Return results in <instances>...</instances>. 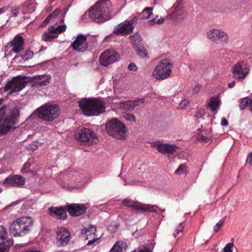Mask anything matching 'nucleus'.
<instances>
[{
	"instance_id": "1",
	"label": "nucleus",
	"mask_w": 252,
	"mask_h": 252,
	"mask_svg": "<svg viewBox=\"0 0 252 252\" xmlns=\"http://www.w3.org/2000/svg\"><path fill=\"white\" fill-rule=\"evenodd\" d=\"M112 11V2L110 0H100L81 16V19L85 20L90 17L96 23L104 22L111 18Z\"/></svg>"
},
{
	"instance_id": "2",
	"label": "nucleus",
	"mask_w": 252,
	"mask_h": 252,
	"mask_svg": "<svg viewBox=\"0 0 252 252\" xmlns=\"http://www.w3.org/2000/svg\"><path fill=\"white\" fill-rule=\"evenodd\" d=\"M2 100L0 99V105ZM6 106L0 107V135L6 133L11 129H15L14 125L17 123L20 116V108L17 105L11 106L8 109V112L5 116Z\"/></svg>"
},
{
	"instance_id": "3",
	"label": "nucleus",
	"mask_w": 252,
	"mask_h": 252,
	"mask_svg": "<svg viewBox=\"0 0 252 252\" xmlns=\"http://www.w3.org/2000/svg\"><path fill=\"white\" fill-rule=\"evenodd\" d=\"M2 100L0 99V105ZM6 106L0 107V135L6 133L11 129H15L14 125L17 123L20 116V108L17 105L11 106L8 109V112L5 116Z\"/></svg>"
},
{
	"instance_id": "4",
	"label": "nucleus",
	"mask_w": 252,
	"mask_h": 252,
	"mask_svg": "<svg viewBox=\"0 0 252 252\" xmlns=\"http://www.w3.org/2000/svg\"><path fill=\"white\" fill-rule=\"evenodd\" d=\"M83 114L87 116H97L105 111V103L96 98H84L78 102Z\"/></svg>"
},
{
	"instance_id": "5",
	"label": "nucleus",
	"mask_w": 252,
	"mask_h": 252,
	"mask_svg": "<svg viewBox=\"0 0 252 252\" xmlns=\"http://www.w3.org/2000/svg\"><path fill=\"white\" fill-rule=\"evenodd\" d=\"M32 225L33 220L31 218L23 217L11 223L9 231L14 236H23L29 232Z\"/></svg>"
},
{
	"instance_id": "6",
	"label": "nucleus",
	"mask_w": 252,
	"mask_h": 252,
	"mask_svg": "<svg viewBox=\"0 0 252 252\" xmlns=\"http://www.w3.org/2000/svg\"><path fill=\"white\" fill-rule=\"evenodd\" d=\"M173 63L171 60L164 59L158 62L153 74L157 80H163L169 77L172 73Z\"/></svg>"
},
{
	"instance_id": "7",
	"label": "nucleus",
	"mask_w": 252,
	"mask_h": 252,
	"mask_svg": "<svg viewBox=\"0 0 252 252\" xmlns=\"http://www.w3.org/2000/svg\"><path fill=\"white\" fill-rule=\"evenodd\" d=\"M109 134L119 139H123L126 136V128L125 125L116 119L110 121L106 126Z\"/></svg>"
},
{
	"instance_id": "8",
	"label": "nucleus",
	"mask_w": 252,
	"mask_h": 252,
	"mask_svg": "<svg viewBox=\"0 0 252 252\" xmlns=\"http://www.w3.org/2000/svg\"><path fill=\"white\" fill-rule=\"evenodd\" d=\"M60 114L59 108L57 105H45L38 111V117L45 121H52Z\"/></svg>"
},
{
	"instance_id": "9",
	"label": "nucleus",
	"mask_w": 252,
	"mask_h": 252,
	"mask_svg": "<svg viewBox=\"0 0 252 252\" xmlns=\"http://www.w3.org/2000/svg\"><path fill=\"white\" fill-rule=\"evenodd\" d=\"M26 77L18 76L8 81L4 87V92L10 90V94L17 93L24 89L27 84Z\"/></svg>"
},
{
	"instance_id": "10",
	"label": "nucleus",
	"mask_w": 252,
	"mask_h": 252,
	"mask_svg": "<svg viewBox=\"0 0 252 252\" xmlns=\"http://www.w3.org/2000/svg\"><path fill=\"white\" fill-rule=\"evenodd\" d=\"M74 137L76 140L89 146L93 143L96 134L90 129L83 127L75 131Z\"/></svg>"
},
{
	"instance_id": "11",
	"label": "nucleus",
	"mask_w": 252,
	"mask_h": 252,
	"mask_svg": "<svg viewBox=\"0 0 252 252\" xmlns=\"http://www.w3.org/2000/svg\"><path fill=\"white\" fill-rule=\"evenodd\" d=\"M122 204L125 206L131 208L133 210H140L146 212H157V209L158 208V207L156 205L144 204L127 198L123 200Z\"/></svg>"
},
{
	"instance_id": "12",
	"label": "nucleus",
	"mask_w": 252,
	"mask_h": 252,
	"mask_svg": "<svg viewBox=\"0 0 252 252\" xmlns=\"http://www.w3.org/2000/svg\"><path fill=\"white\" fill-rule=\"evenodd\" d=\"M119 58V54L116 50L107 49L100 54L99 61L101 65L106 67L117 62Z\"/></svg>"
},
{
	"instance_id": "13",
	"label": "nucleus",
	"mask_w": 252,
	"mask_h": 252,
	"mask_svg": "<svg viewBox=\"0 0 252 252\" xmlns=\"http://www.w3.org/2000/svg\"><path fill=\"white\" fill-rule=\"evenodd\" d=\"M208 39L216 44L224 45L228 40L227 34L220 29H212L207 34Z\"/></svg>"
},
{
	"instance_id": "14",
	"label": "nucleus",
	"mask_w": 252,
	"mask_h": 252,
	"mask_svg": "<svg viewBox=\"0 0 252 252\" xmlns=\"http://www.w3.org/2000/svg\"><path fill=\"white\" fill-rule=\"evenodd\" d=\"M250 66L244 62H239L232 68L233 77L235 79L244 80L249 73Z\"/></svg>"
},
{
	"instance_id": "15",
	"label": "nucleus",
	"mask_w": 252,
	"mask_h": 252,
	"mask_svg": "<svg viewBox=\"0 0 252 252\" xmlns=\"http://www.w3.org/2000/svg\"><path fill=\"white\" fill-rule=\"evenodd\" d=\"M137 21L136 17H133L131 20L125 21L120 24L119 26L113 30V33L119 35H127L133 32L134 29L133 24Z\"/></svg>"
},
{
	"instance_id": "16",
	"label": "nucleus",
	"mask_w": 252,
	"mask_h": 252,
	"mask_svg": "<svg viewBox=\"0 0 252 252\" xmlns=\"http://www.w3.org/2000/svg\"><path fill=\"white\" fill-rule=\"evenodd\" d=\"M152 147L156 148L158 151L162 154H173L178 147L174 145L163 144L161 142L157 141L153 142L151 144Z\"/></svg>"
},
{
	"instance_id": "17",
	"label": "nucleus",
	"mask_w": 252,
	"mask_h": 252,
	"mask_svg": "<svg viewBox=\"0 0 252 252\" xmlns=\"http://www.w3.org/2000/svg\"><path fill=\"white\" fill-rule=\"evenodd\" d=\"M87 208L84 204H70L67 203L66 210L69 215L72 217L79 216L84 214Z\"/></svg>"
},
{
	"instance_id": "18",
	"label": "nucleus",
	"mask_w": 252,
	"mask_h": 252,
	"mask_svg": "<svg viewBox=\"0 0 252 252\" xmlns=\"http://www.w3.org/2000/svg\"><path fill=\"white\" fill-rule=\"evenodd\" d=\"M71 47L76 51L83 52L88 48L87 38L85 35L78 36L74 41L71 44Z\"/></svg>"
},
{
	"instance_id": "19",
	"label": "nucleus",
	"mask_w": 252,
	"mask_h": 252,
	"mask_svg": "<svg viewBox=\"0 0 252 252\" xmlns=\"http://www.w3.org/2000/svg\"><path fill=\"white\" fill-rule=\"evenodd\" d=\"M25 183V180L23 177L18 175H15L6 177L3 184L7 186L20 187L24 185Z\"/></svg>"
},
{
	"instance_id": "20",
	"label": "nucleus",
	"mask_w": 252,
	"mask_h": 252,
	"mask_svg": "<svg viewBox=\"0 0 252 252\" xmlns=\"http://www.w3.org/2000/svg\"><path fill=\"white\" fill-rule=\"evenodd\" d=\"M7 233L2 225H0V252L7 251L12 244L11 240H6Z\"/></svg>"
},
{
	"instance_id": "21",
	"label": "nucleus",
	"mask_w": 252,
	"mask_h": 252,
	"mask_svg": "<svg viewBox=\"0 0 252 252\" xmlns=\"http://www.w3.org/2000/svg\"><path fill=\"white\" fill-rule=\"evenodd\" d=\"M70 232L66 228H62L57 231V239L59 245L65 246L70 239Z\"/></svg>"
},
{
	"instance_id": "22",
	"label": "nucleus",
	"mask_w": 252,
	"mask_h": 252,
	"mask_svg": "<svg viewBox=\"0 0 252 252\" xmlns=\"http://www.w3.org/2000/svg\"><path fill=\"white\" fill-rule=\"evenodd\" d=\"M24 39L22 36L17 35L11 42L10 45L13 47L12 51L14 53H18L24 49Z\"/></svg>"
},
{
	"instance_id": "23",
	"label": "nucleus",
	"mask_w": 252,
	"mask_h": 252,
	"mask_svg": "<svg viewBox=\"0 0 252 252\" xmlns=\"http://www.w3.org/2000/svg\"><path fill=\"white\" fill-rule=\"evenodd\" d=\"M144 102L143 98H140L134 101L127 100L121 102L120 104L121 107L126 110L132 111L134 110L135 107L139 106L141 103Z\"/></svg>"
},
{
	"instance_id": "24",
	"label": "nucleus",
	"mask_w": 252,
	"mask_h": 252,
	"mask_svg": "<svg viewBox=\"0 0 252 252\" xmlns=\"http://www.w3.org/2000/svg\"><path fill=\"white\" fill-rule=\"evenodd\" d=\"M50 214L53 217L59 219H65L66 218V213L65 209L62 207H51L49 209Z\"/></svg>"
},
{
	"instance_id": "25",
	"label": "nucleus",
	"mask_w": 252,
	"mask_h": 252,
	"mask_svg": "<svg viewBox=\"0 0 252 252\" xmlns=\"http://www.w3.org/2000/svg\"><path fill=\"white\" fill-rule=\"evenodd\" d=\"M186 13L182 8L178 6L174 8L171 13L168 15V18L173 20H181L184 18Z\"/></svg>"
},
{
	"instance_id": "26",
	"label": "nucleus",
	"mask_w": 252,
	"mask_h": 252,
	"mask_svg": "<svg viewBox=\"0 0 252 252\" xmlns=\"http://www.w3.org/2000/svg\"><path fill=\"white\" fill-rule=\"evenodd\" d=\"M129 38L134 49L141 45H143L142 40L138 33H135L132 35L130 36Z\"/></svg>"
},
{
	"instance_id": "27",
	"label": "nucleus",
	"mask_w": 252,
	"mask_h": 252,
	"mask_svg": "<svg viewBox=\"0 0 252 252\" xmlns=\"http://www.w3.org/2000/svg\"><path fill=\"white\" fill-rule=\"evenodd\" d=\"M126 243L118 241L114 244L110 252H126Z\"/></svg>"
},
{
	"instance_id": "28",
	"label": "nucleus",
	"mask_w": 252,
	"mask_h": 252,
	"mask_svg": "<svg viewBox=\"0 0 252 252\" xmlns=\"http://www.w3.org/2000/svg\"><path fill=\"white\" fill-rule=\"evenodd\" d=\"M153 8L151 7L145 8L140 13L139 16L142 19H148L150 18L151 15L153 14Z\"/></svg>"
},
{
	"instance_id": "29",
	"label": "nucleus",
	"mask_w": 252,
	"mask_h": 252,
	"mask_svg": "<svg viewBox=\"0 0 252 252\" xmlns=\"http://www.w3.org/2000/svg\"><path fill=\"white\" fill-rule=\"evenodd\" d=\"M135 51L138 55L142 58L146 57L147 55V52L143 45H141L137 48L135 49Z\"/></svg>"
},
{
	"instance_id": "30",
	"label": "nucleus",
	"mask_w": 252,
	"mask_h": 252,
	"mask_svg": "<svg viewBox=\"0 0 252 252\" xmlns=\"http://www.w3.org/2000/svg\"><path fill=\"white\" fill-rule=\"evenodd\" d=\"M96 231V229L94 227L92 226L90 228V229H87L86 228H84L82 230V234H87V237L86 239H89L90 238H91V236H92V233L93 234V235H95V232L94 231Z\"/></svg>"
},
{
	"instance_id": "31",
	"label": "nucleus",
	"mask_w": 252,
	"mask_h": 252,
	"mask_svg": "<svg viewBox=\"0 0 252 252\" xmlns=\"http://www.w3.org/2000/svg\"><path fill=\"white\" fill-rule=\"evenodd\" d=\"M219 101L217 98L212 97L210 102L208 103V105L209 107L211 109L212 111L216 110L217 108L219 106Z\"/></svg>"
},
{
	"instance_id": "32",
	"label": "nucleus",
	"mask_w": 252,
	"mask_h": 252,
	"mask_svg": "<svg viewBox=\"0 0 252 252\" xmlns=\"http://www.w3.org/2000/svg\"><path fill=\"white\" fill-rule=\"evenodd\" d=\"M250 99L247 97L243 98L241 99L240 104L239 105L240 109L241 110L244 109L247 106H249L250 104Z\"/></svg>"
},
{
	"instance_id": "33",
	"label": "nucleus",
	"mask_w": 252,
	"mask_h": 252,
	"mask_svg": "<svg viewBox=\"0 0 252 252\" xmlns=\"http://www.w3.org/2000/svg\"><path fill=\"white\" fill-rule=\"evenodd\" d=\"M226 217H224L222 219L219 220V221L214 226V231L217 233L218 232L221 226L224 224V221L225 220Z\"/></svg>"
},
{
	"instance_id": "34",
	"label": "nucleus",
	"mask_w": 252,
	"mask_h": 252,
	"mask_svg": "<svg viewBox=\"0 0 252 252\" xmlns=\"http://www.w3.org/2000/svg\"><path fill=\"white\" fill-rule=\"evenodd\" d=\"M158 17L156 16L154 19L150 20L148 21L149 25L151 26H153L155 24H160L164 22V19L162 17H160L159 19H158Z\"/></svg>"
},
{
	"instance_id": "35",
	"label": "nucleus",
	"mask_w": 252,
	"mask_h": 252,
	"mask_svg": "<svg viewBox=\"0 0 252 252\" xmlns=\"http://www.w3.org/2000/svg\"><path fill=\"white\" fill-rule=\"evenodd\" d=\"M52 32L51 33L45 32L43 34L42 36V38L44 39V41H50L51 40L57 37V35H53L52 34Z\"/></svg>"
},
{
	"instance_id": "36",
	"label": "nucleus",
	"mask_w": 252,
	"mask_h": 252,
	"mask_svg": "<svg viewBox=\"0 0 252 252\" xmlns=\"http://www.w3.org/2000/svg\"><path fill=\"white\" fill-rule=\"evenodd\" d=\"M66 27L65 26H59L57 28H52L51 32L54 33H59L65 30Z\"/></svg>"
},
{
	"instance_id": "37",
	"label": "nucleus",
	"mask_w": 252,
	"mask_h": 252,
	"mask_svg": "<svg viewBox=\"0 0 252 252\" xmlns=\"http://www.w3.org/2000/svg\"><path fill=\"white\" fill-rule=\"evenodd\" d=\"M186 171V166L185 164H182L179 165L178 168L175 171V173L178 175L182 174Z\"/></svg>"
},
{
	"instance_id": "38",
	"label": "nucleus",
	"mask_w": 252,
	"mask_h": 252,
	"mask_svg": "<svg viewBox=\"0 0 252 252\" xmlns=\"http://www.w3.org/2000/svg\"><path fill=\"white\" fill-rule=\"evenodd\" d=\"M123 117L126 120L130 122H136L135 117L132 114L125 113L123 115Z\"/></svg>"
},
{
	"instance_id": "39",
	"label": "nucleus",
	"mask_w": 252,
	"mask_h": 252,
	"mask_svg": "<svg viewBox=\"0 0 252 252\" xmlns=\"http://www.w3.org/2000/svg\"><path fill=\"white\" fill-rule=\"evenodd\" d=\"M33 55V53L32 51L30 50H26L25 54L22 56V58L23 59L25 60H27L30 59H31Z\"/></svg>"
},
{
	"instance_id": "40",
	"label": "nucleus",
	"mask_w": 252,
	"mask_h": 252,
	"mask_svg": "<svg viewBox=\"0 0 252 252\" xmlns=\"http://www.w3.org/2000/svg\"><path fill=\"white\" fill-rule=\"evenodd\" d=\"M184 226L183 225V223H181L178 228L176 229L173 235L174 237H176L180 233L182 232Z\"/></svg>"
},
{
	"instance_id": "41",
	"label": "nucleus",
	"mask_w": 252,
	"mask_h": 252,
	"mask_svg": "<svg viewBox=\"0 0 252 252\" xmlns=\"http://www.w3.org/2000/svg\"><path fill=\"white\" fill-rule=\"evenodd\" d=\"M205 110L204 109H200L196 111L195 117L197 119H199L203 117L205 114Z\"/></svg>"
},
{
	"instance_id": "42",
	"label": "nucleus",
	"mask_w": 252,
	"mask_h": 252,
	"mask_svg": "<svg viewBox=\"0 0 252 252\" xmlns=\"http://www.w3.org/2000/svg\"><path fill=\"white\" fill-rule=\"evenodd\" d=\"M233 243H229L226 245L223 249V252H232V248L233 247Z\"/></svg>"
},
{
	"instance_id": "43",
	"label": "nucleus",
	"mask_w": 252,
	"mask_h": 252,
	"mask_svg": "<svg viewBox=\"0 0 252 252\" xmlns=\"http://www.w3.org/2000/svg\"><path fill=\"white\" fill-rule=\"evenodd\" d=\"M128 69L130 71H135L137 70V67L134 63H130L128 65Z\"/></svg>"
},
{
	"instance_id": "44",
	"label": "nucleus",
	"mask_w": 252,
	"mask_h": 252,
	"mask_svg": "<svg viewBox=\"0 0 252 252\" xmlns=\"http://www.w3.org/2000/svg\"><path fill=\"white\" fill-rule=\"evenodd\" d=\"M61 12V10L59 9H56L52 14H50V15H52V18L56 17Z\"/></svg>"
},
{
	"instance_id": "45",
	"label": "nucleus",
	"mask_w": 252,
	"mask_h": 252,
	"mask_svg": "<svg viewBox=\"0 0 252 252\" xmlns=\"http://www.w3.org/2000/svg\"><path fill=\"white\" fill-rule=\"evenodd\" d=\"M247 163H249L250 165H252V152L249 154L247 157Z\"/></svg>"
},
{
	"instance_id": "46",
	"label": "nucleus",
	"mask_w": 252,
	"mask_h": 252,
	"mask_svg": "<svg viewBox=\"0 0 252 252\" xmlns=\"http://www.w3.org/2000/svg\"><path fill=\"white\" fill-rule=\"evenodd\" d=\"M200 88V85H197L195 86L193 90V93L194 94H197L199 92Z\"/></svg>"
},
{
	"instance_id": "47",
	"label": "nucleus",
	"mask_w": 252,
	"mask_h": 252,
	"mask_svg": "<svg viewBox=\"0 0 252 252\" xmlns=\"http://www.w3.org/2000/svg\"><path fill=\"white\" fill-rule=\"evenodd\" d=\"M221 125L223 126H228V122L225 118H222L221 119Z\"/></svg>"
},
{
	"instance_id": "48",
	"label": "nucleus",
	"mask_w": 252,
	"mask_h": 252,
	"mask_svg": "<svg viewBox=\"0 0 252 252\" xmlns=\"http://www.w3.org/2000/svg\"><path fill=\"white\" fill-rule=\"evenodd\" d=\"M8 8V6H4L2 8H0V14L4 13Z\"/></svg>"
},
{
	"instance_id": "49",
	"label": "nucleus",
	"mask_w": 252,
	"mask_h": 252,
	"mask_svg": "<svg viewBox=\"0 0 252 252\" xmlns=\"http://www.w3.org/2000/svg\"><path fill=\"white\" fill-rule=\"evenodd\" d=\"M97 238H94L91 240H89L88 242L87 245L90 246L94 244Z\"/></svg>"
},
{
	"instance_id": "50",
	"label": "nucleus",
	"mask_w": 252,
	"mask_h": 252,
	"mask_svg": "<svg viewBox=\"0 0 252 252\" xmlns=\"http://www.w3.org/2000/svg\"><path fill=\"white\" fill-rule=\"evenodd\" d=\"M52 18V15H49L46 19L44 21V22L45 23H49V22L50 21V20Z\"/></svg>"
},
{
	"instance_id": "51",
	"label": "nucleus",
	"mask_w": 252,
	"mask_h": 252,
	"mask_svg": "<svg viewBox=\"0 0 252 252\" xmlns=\"http://www.w3.org/2000/svg\"><path fill=\"white\" fill-rule=\"evenodd\" d=\"M139 252H151L149 249L144 247L143 249H141Z\"/></svg>"
},
{
	"instance_id": "52",
	"label": "nucleus",
	"mask_w": 252,
	"mask_h": 252,
	"mask_svg": "<svg viewBox=\"0 0 252 252\" xmlns=\"http://www.w3.org/2000/svg\"><path fill=\"white\" fill-rule=\"evenodd\" d=\"M46 83H47V81L44 80V81H39L37 83L40 86H46Z\"/></svg>"
},
{
	"instance_id": "53",
	"label": "nucleus",
	"mask_w": 252,
	"mask_h": 252,
	"mask_svg": "<svg viewBox=\"0 0 252 252\" xmlns=\"http://www.w3.org/2000/svg\"><path fill=\"white\" fill-rule=\"evenodd\" d=\"M236 84V82L235 81H233L232 82H231V83H229L228 84V87L229 88H232L233 87H234L235 85Z\"/></svg>"
},
{
	"instance_id": "54",
	"label": "nucleus",
	"mask_w": 252,
	"mask_h": 252,
	"mask_svg": "<svg viewBox=\"0 0 252 252\" xmlns=\"http://www.w3.org/2000/svg\"><path fill=\"white\" fill-rule=\"evenodd\" d=\"M250 111L252 113V99H250V104L249 105Z\"/></svg>"
},
{
	"instance_id": "55",
	"label": "nucleus",
	"mask_w": 252,
	"mask_h": 252,
	"mask_svg": "<svg viewBox=\"0 0 252 252\" xmlns=\"http://www.w3.org/2000/svg\"><path fill=\"white\" fill-rule=\"evenodd\" d=\"M22 252H41L40 251H38V250H32V251H23Z\"/></svg>"
},
{
	"instance_id": "56",
	"label": "nucleus",
	"mask_w": 252,
	"mask_h": 252,
	"mask_svg": "<svg viewBox=\"0 0 252 252\" xmlns=\"http://www.w3.org/2000/svg\"><path fill=\"white\" fill-rule=\"evenodd\" d=\"M13 14L15 15V16H17V14L16 12H14L13 13Z\"/></svg>"
},
{
	"instance_id": "57",
	"label": "nucleus",
	"mask_w": 252,
	"mask_h": 252,
	"mask_svg": "<svg viewBox=\"0 0 252 252\" xmlns=\"http://www.w3.org/2000/svg\"><path fill=\"white\" fill-rule=\"evenodd\" d=\"M1 190H1V188H0V193L1 192Z\"/></svg>"
},
{
	"instance_id": "58",
	"label": "nucleus",
	"mask_w": 252,
	"mask_h": 252,
	"mask_svg": "<svg viewBox=\"0 0 252 252\" xmlns=\"http://www.w3.org/2000/svg\"><path fill=\"white\" fill-rule=\"evenodd\" d=\"M136 252V251H135V250H134V251H133V252Z\"/></svg>"
}]
</instances>
